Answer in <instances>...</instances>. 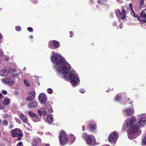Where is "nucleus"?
I'll return each instance as SVG.
<instances>
[{
    "label": "nucleus",
    "mask_w": 146,
    "mask_h": 146,
    "mask_svg": "<svg viewBox=\"0 0 146 146\" xmlns=\"http://www.w3.org/2000/svg\"><path fill=\"white\" fill-rule=\"evenodd\" d=\"M60 142L61 145H64L66 144L68 141L67 135L64 131H61L59 136Z\"/></svg>",
    "instance_id": "5"
},
{
    "label": "nucleus",
    "mask_w": 146,
    "mask_h": 146,
    "mask_svg": "<svg viewBox=\"0 0 146 146\" xmlns=\"http://www.w3.org/2000/svg\"><path fill=\"white\" fill-rule=\"evenodd\" d=\"M142 144L143 145L146 144V137H144L143 139Z\"/></svg>",
    "instance_id": "31"
},
{
    "label": "nucleus",
    "mask_w": 146,
    "mask_h": 146,
    "mask_svg": "<svg viewBox=\"0 0 146 146\" xmlns=\"http://www.w3.org/2000/svg\"><path fill=\"white\" fill-rule=\"evenodd\" d=\"M72 32H71V31H70V37H71H71H72V36H73L72 35Z\"/></svg>",
    "instance_id": "54"
},
{
    "label": "nucleus",
    "mask_w": 146,
    "mask_h": 146,
    "mask_svg": "<svg viewBox=\"0 0 146 146\" xmlns=\"http://www.w3.org/2000/svg\"><path fill=\"white\" fill-rule=\"evenodd\" d=\"M139 126L138 124H135L133 127L129 128L130 133H137L138 135L140 134L141 131L139 130Z\"/></svg>",
    "instance_id": "7"
},
{
    "label": "nucleus",
    "mask_w": 146,
    "mask_h": 146,
    "mask_svg": "<svg viewBox=\"0 0 146 146\" xmlns=\"http://www.w3.org/2000/svg\"><path fill=\"white\" fill-rule=\"evenodd\" d=\"M53 44L56 48H57L59 45V43L57 41L54 40L53 41Z\"/></svg>",
    "instance_id": "22"
},
{
    "label": "nucleus",
    "mask_w": 146,
    "mask_h": 146,
    "mask_svg": "<svg viewBox=\"0 0 146 146\" xmlns=\"http://www.w3.org/2000/svg\"><path fill=\"white\" fill-rule=\"evenodd\" d=\"M121 98L118 95H117L115 98V100L116 101H119L120 100Z\"/></svg>",
    "instance_id": "34"
},
{
    "label": "nucleus",
    "mask_w": 146,
    "mask_h": 146,
    "mask_svg": "<svg viewBox=\"0 0 146 146\" xmlns=\"http://www.w3.org/2000/svg\"><path fill=\"white\" fill-rule=\"evenodd\" d=\"M27 30L30 32L32 31L33 30V29L31 27H29L27 28Z\"/></svg>",
    "instance_id": "41"
},
{
    "label": "nucleus",
    "mask_w": 146,
    "mask_h": 146,
    "mask_svg": "<svg viewBox=\"0 0 146 146\" xmlns=\"http://www.w3.org/2000/svg\"><path fill=\"white\" fill-rule=\"evenodd\" d=\"M80 92L82 93H84L85 92L84 89H80Z\"/></svg>",
    "instance_id": "46"
},
{
    "label": "nucleus",
    "mask_w": 146,
    "mask_h": 146,
    "mask_svg": "<svg viewBox=\"0 0 146 146\" xmlns=\"http://www.w3.org/2000/svg\"><path fill=\"white\" fill-rule=\"evenodd\" d=\"M4 105H8L10 102V100L8 98H5L4 100Z\"/></svg>",
    "instance_id": "21"
},
{
    "label": "nucleus",
    "mask_w": 146,
    "mask_h": 146,
    "mask_svg": "<svg viewBox=\"0 0 146 146\" xmlns=\"http://www.w3.org/2000/svg\"><path fill=\"white\" fill-rule=\"evenodd\" d=\"M90 129L91 131H93L96 128V126L95 125L90 124L89 125Z\"/></svg>",
    "instance_id": "20"
},
{
    "label": "nucleus",
    "mask_w": 146,
    "mask_h": 146,
    "mask_svg": "<svg viewBox=\"0 0 146 146\" xmlns=\"http://www.w3.org/2000/svg\"><path fill=\"white\" fill-rule=\"evenodd\" d=\"M13 124H10L9 125V128L10 129H11L13 128Z\"/></svg>",
    "instance_id": "48"
},
{
    "label": "nucleus",
    "mask_w": 146,
    "mask_h": 146,
    "mask_svg": "<svg viewBox=\"0 0 146 146\" xmlns=\"http://www.w3.org/2000/svg\"><path fill=\"white\" fill-rule=\"evenodd\" d=\"M5 108V106L2 101L0 100V109H4Z\"/></svg>",
    "instance_id": "24"
},
{
    "label": "nucleus",
    "mask_w": 146,
    "mask_h": 146,
    "mask_svg": "<svg viewBox=\"0 0 146 146\" xmlns=\"http://www.w3.org/2000/svg\"><path fill=\"white\" fill-rule=\"evenodd\" d=\"M130 9L132 11H133V10L132 8V4L131 3L129 4Z\"/></svg>",
    "instance_id": "42"
},
{
    "label": "nucleus",
    "mask_w": 146,
    "mask_h": 146,
    "mask_svg": "<svg viewBox=\"0 0 146 146\" xmlns=\"http://www.w3.org/2000/svg\"><path fill=\"white\" fill-rule=\"evenodd\" d=\"M19 76V74L18 73H16L14 74V76L18 77Z\"/></svg>",
    "instance_id": "43"
},
{
    "label": "nucleus",
    "mask_w": 146,
    "mask_h": 146,
    "mask_svg": "<svg viewBox=\"0 0 146 146\" xmlns=\"http://www.w3.org/2000/svg\"><path fill=\"white\" fill-rule=\"evenodd\" d=\"M2 93L6 95L7 93V92L5 90H3L2 91Z\"/></svg>",
    "instance_id": "45"
},
{
    "label": "nucleus",
    "mask_w": 146,
    "mask_h": 146,
    "mask_svg": "<svg viewBox=\"0 0 146 146\" xmlns=\"http://www.w3.org/2000/svg\"><path fill=\"white\" fill-rule=\"evenodd\" d=\"M54 53V52H52L53 54L51 58L52 62L54 63L53 69L58 72L64 74V79L66 80H70L73 86H77L79 81L78 76L73 71L68 74L70 70L69 64L65 61V59L60 54Z\"/></svg>",
    "instance_id": "1"
},
{
    "label": "nucleus",
    "mask_w": 146,
    "mask_h": 146,
    "mask_svg": "<svg viewBox=\"0 0 146 146\" xmlns=\"http://www.w3.org/2000/svg\"><path fill=\"white\" fill-rule=\"evenodd\" d=\"M36 139L37 141V142L38 143H40L41 141V139H40L39 138H36Z\"/></svg>",
    "instance_id": "47"
},
{
    "label": "nucleus",
    "mask_w": 146,
    "mask_h": 146,
    "mask_svg": "<svg viewBox=\"0 0 146 146\" xmlns=\"http://www.w3.org/2000/svg\"><path fill=\"white\" fill-rule=\"evenodd\" d=\"M38 112L40 116H41L42 115V110H38Z\"/></svg>",
    "instance_id": "39"
},
{
    "label": "nucleus",
    "mask_w": 146,
    "mask_h": 146,
    "mask_svg": "<svg viewBox=\"0 0 146 146\" xmlns=\"http://www.w3.org/2000/svg\"><path fill=\"white\" fill-rule=\"evenodd\" d=\"M123 25L122 24H120L119 27H120V28L121 29L123 27Z\"/></svg>",
    "instance_id": "55"
},
{
    "label": "nucleus",
    "mask_w": 146,
    "mask_h": 146,
    "mask_svg": "<svg viewBox=\"0 0 146 146\" xmlns=\"http://www.w3.org/2000/svg\"><path fill=\"white\" fill-rule=\"evenodd\" d=\"M3 82L5 84L11 86L12 85L14 84V82L11 79L7 78L3 79Z\"/></svg>",
    "instance_id": "16"
},
{
    "label": "nucleus",
    "mask_w": 146,
    "mask_h": 146,
    "mask_svg": "<svg viewBox=\"0 0 146 146\" xmlns=\"http://www.w3.org/2000/svg\"><path fill=\"white\" fill-rule=\"evenodd\" d=\"M37 102L33 100L30 102L28 105V107L29 108H35L38 106Z\"/></svg>",
    "instance_id": "15"
},
{
    "label": "nucleus",
    "mask_w": 146,
    "mask_h": 146,
    "mask_svg": "<svg viewBox=\"0 0 146 146\" xmlns=\"http://www.w3.org/2000/svg\"><path fill=\"white\" fill-rule=\"evenodd\" d=\"M38 143L37 142V141L36 139V138L34 140L33 142V145L34 146H36L37 145V144Z\"/></svg>",
    "instance_id": "29"
},
{
    "label": "nucleus",
    "mask_w": 146,
    "mask_h": 146,
    "mask_svg": "<svg viewBox=\"0 0 146 146\" xmlns=\"http://www.w3.org/2000/svg\"><path fill=\"white\" fill-rule=\"evenodd\" d=\"M15 29L17 31H20L21 30V28L19 26H17L15 27Z\"/></svg>",
    "instance_id": "35"
},
{
    "label": "nucleus",
    "mask_w": 146,
    "mask_h": 146,
    "mask_svg": "<svg viewBox=\"0 0 146 146\" xmlns=\"http://www.w3.org/2000/svg\"><path fill=\"white\" fill-rule=\"evenodd\" d=\"M34 0V3H36L37 1H36V0Z\"/></svg>",
    "instance_id": "58"
},
{
    "label": "nucleus",
    "mask_w": 146,
    "mask_h": 146,
    "mask_svg": "<svg viewBox=\"0 0 146 146\" xmlns=\"http://www.w3.org/2000/svg\"><path fill=\"white\" fill-rule=\"evenodd\" d=\"M22 144L23 143L22 142H20L18 143L16 146H21Z\"/></svg>",
    "instance_id": "44"
},
{
    "label": "nucleus",
    "mask_w": 146,
    "mask_h": 146,
    "mask_svg": "<svg viewBox=\"0 0 146 146\" xmlns=\"http://www.w3.org/2000/svg\"><path fill=\"white\" fill-rule=\"evenodd\" d=\"M3 98V95L2 94L0 93V98L1 99H2Z\"/></svg>",
    "instance_id": "50"
},
{
    "label": "nucleus",
    "mask_w": 146,
    "mask_h": 146,
    "mask_svg": "<svg viewBox=\"0 0 146 146\" xmlns=\"http://www.w3.org/2000/svg\"><path fill=\"white\" fill-rule=\"evenodd\" d=\"M36 93L34 92H31L29 93V95H32V96H29L27 98L26 100L27 101H29L32 100L35 97Z\"/></svg>",
    "instance_id": "18"
},
{
    "label": "nucleus",
    "mask_w": 146,
    "mask_h": 146,
    "mask_svg": "<svg viewBox=\"0 0 146 146\" xmlns=\"http://www.w3.org/2000/svg\"><path fill=\"white\" fill-rule=\"evenodd\" d=\"M1 134V132H0V135Z\"/></svg>",
    "instance_id": "64"
},
{
    "label": "nucleus",
    "mask_w": 146,
    "mask_h": 146,
    "mask_svg": "<svg viewBox=\"0 0 146 146\" xmlns=\"http://www.w3.org/2000/svg\"><path fill=\"white\" fill-rule=\"evenodd\" d=\"M45 146H49V144H47Z\"/></svg>",
    "instance_id": "62"
},
{
    "label": "nucleus",
    "mask_w": 146,
    "mask_h": 146,
    "mask_svg": "<svg viewBox=\"0 0 146 146\" xmlns=\"http://www.w3.org/2000/svg\"><path fill=\"white\" fill-rule=\"evenodd\" d=\"M143 11L144 12V14H145V13H146V8L145 9L143 10L141 12H143Z\"/></svg>",
    "instance_id": "52"
},
{
    "label": "nucleus",
    "mask_w": 146,
    "mask_h": 146,
    "mask_svg": "<svg viewBox=\"0 0 146 146\" xmlns=\"http://www.w3.org/2000/svg\"><path fill=\"white\" fill-rule=\"evenodd\" d=\"M70 137L71 141L72 143H73L75 140L76 137L74 136V135H70Z\"/></svg>",
    "instance_id": "23"
},
{
    "label": "nucleus",
    "mask_w": 146,
    "mask_h": 146,
    "mask_svg": "<svg viewBox=\"0 0 146 146\" xmlns=\"http://www.w3.org/2000/svg\"><path fill=\"white\" fill-rule=\"evenodd\" d=\"M83 136L88 145H95L96 140L94 137L93 135H90L86 133H84L83 134Z\"/></svg>",
    "instance_id": "2"
},
{
    "label": "nucleus",
    "mask_w": 146,
    "mask_h": 146,
    "mask_svg": "<svg viewBox=\"0 0 146 146\" xmlns=\"http://www.w3.org/2000/svg\"><path fill=\"white\" fill-rule=\"evenodd\" d=\"M26 67H24L23 68V70H25L26 69Z\"/></svg>",
    "instance_id": "61"
},
{
    "label": "nucleus",
    "mask_w": 146,
    "mask_h": 146,
    "mask_svg": "<svg viewBox=\"0 0 146 146\" xmlns=\"http://www.w3.org/2000/svg\"><path fill=\"white\" fill-rule=\"evenodd\" d=\"M118 137L117 134L115 132L110 134L108 140L109 141L115 142Z\"/></svg>",
    "instance_id": "10"
},
{
    "label": "nucleus",
    "mask_w": 146,
    "mask_h": 146,
    "mask_svg": "<svg viewBox=\"0 0 146 146\" xmlns=\"http://www.w3.org/2000/svg\"><path fill=\"white\" fill-rule=\"evenodd\" d=\"M140 3V6L139 9H142V5H143V4H144V0H141Z\"/></svg>",
    "instance_id": "30"
},
{
    "label": "nucleus",
    "mask_w": 146,
    "mask_h": 146,
    "mask_svg": "<svg viewBox=\"0 0 146 146\" xmlns=\"http://www.w3.org/2000/svg\"><path fill=\"white\" fill-rule=\"evenodd\" d=\"M117 22H114L113 23V25L114 26H116L117 25Z\"/></svg>",
    "instance_id": "53"
},
{
    "label": "nucleus",
    "mask_w": 146,
    "mask_h": 146,
    "mask_svg": "<svg viewBox=\"0 0 146 146\" xmlns=\"http://www.w3.org/2000/svg\"><path fill=\"white\" fill-rule=\"evenodd\" d=\"M2 125L5 126H7L8 125V123L6 120H4L3 121Z\"/></svg>",
    "instance_id": "32"
},
{
    "label": "nucleus",
    "mask_w": 146,
    "mask_h": 146,
    "mask_svg": "<svg viewBox=\"0 0 146 146\" xmlns=\"http://www.w3.org/2000/svg\"><path fill=\"white\" fill-rule=\"evenodd\" d=\"M29 115L31 117H36V115L35 113H34L32 111H29L28 112Z\"/></svg>",
    "instance_id": "27"
},
{
    "label": "nucleus",
    "mask_w": 146,
    "mask_h": 146,
    "mask_svg": "<svg viewBox=\"0 0 146 146\" xmlns=\"http://www.w3.org/2000/svg\"><path fill=\"white\" fill-rule=\"evenodd\" d=\"M143 11L140 13V16L137 17L138 20L144 23L146 22V14H144Z\"/></svg>",
    "instance_id": "14"
},
{
    "label": "nucleus",
    "mask_w": 146,
    "mask_h": 146,
    "mask_svg": "<svg viewBox=\"0 0 146 146\" xmlns=\"http://www.w3.org/2000/svg\"><path fill=\"white\" fill-rule=\"evenodd\" d=\"M11 136L13 137H17V140H21V137L23 136L22 131L19 128H16L11 131Z\"/></svg>",
    "instance_id": "3"
},
{
    "label": "nucleus",
    "mask_w": 146,
    "mask_h": 146,
    "mask_svg": "<svg viewBox=\"0 0 146 146\" xmlns=\"http://www.w3.org/2000/svg\"><path fill=\"white\" fill-rule=\"evenodd\" d=\"M47 122L48 123H51L53 121L52 115L50 114L48 115L47 118Z\"/></svg>",
    "instance_id": "19"
},
{
    "label": "nucleus",
    "mask_w": 146,
    "mask_h": 146,
    "mask_svg": "<svg viewBox=\"0 0 146 146\" xmlns=\"http://www.w3.org/2000/svg\"><path fill=\"white\" fill-rule=\"evenodd\" d=\"M145 7V5H144V4H143V5H142V8H143Z\"/></svg>",
    "instance_id": "57"
},
{
    "label": "nucleus",
    "mask_w": 146,
    "mask_h": 146,
    "mask_svg": "<svg viewBox=\"0 0 146 146\" xmlns=\"http://www.w3.org/2000/svg\"><path fill=\"white\" fill-rule=\"evenodd\" d=\"M15 119L16 121L18 123L20 124L21 123V120L18 118L15 117Z\"/></svg>",
    "instance_id": "37"
},
{
    "label": "nucleus",
    "mask_w": 146,
    "mask_h": 146,
    "mask_svg": "<svg viewBox=\"0 0 146 146\" xmlns=\"http://www.w3.org/2000/svg\"><path fill=\"white\" fill-rule=\"evenodd\" d=\"M140 116L141 119L139 120V123L143 127V125L146 124V115H141Z\"/></svg>",
    "instance_id": "13"
},
{
    "label": "nucleus",
    "mask_w": 146,
    "mask_h": 146,
    "mask_svg": "<svg viewBox=\"0 0 146 146\" xmlns=\"http://www.w3.org/2000/svg\"><path fill=\"white\" fill-rule=\"evenodd\" d=\"M133 133H130V131H129V133L128 134V136L129 139H132L134 137L133 135Z\"/></svg>",
    "instance_id": "26"
},
{
    "label": "nucleus",
    "mask_w": 146,
    "mask_h": 146,
    "mask_svg": "<svg viewBox=\"0 0 146 146\" xmlns=\"http://www.w3.org/2000/svg\"><path fill=\"white\" fill-rule=\"evenodd\" d=\"M19 115L21 120L25 123V126L28 129H31L32 127L28 120L27 116L26 115H24L23 113H21Z\"/></svg>",
    "instance_id": "4"
},
{
    "label": "nucleus",
    "mask_w": 146,
    "mask_h": 146,
    "mask_svg": "<svg viewBox=\"0 0 146 146\" xmlns=\"http://www.w3.org/2000/svg\"><path fill=\"white\" fill-rule=\"evenodd\" d=\"M117 1L119 3H121L123 2V1L122 0H117Z\"/></svg>",
    "instance_id": "49"
},
{
    "label": "nucleus",
    "mask_w": 146,
    "mask_h": 146,
    "mask_svg": "<svg viewBox=\"0 0 146 146\" xmlns=\"http://www.w3.org/2000/svg\"><path fill=\"white\" fill-rule=\"evenodd\" d=\"M132 12H133V16L135 17H137V15L135 14V13L133 11Z\"/></svg>",
    "instance_id": "51"
},
{
    "label": "nucleus",
    "mask_w": 146,
    "mask_h": 146,
    "mask_svg": "<svg viewBox=\"0 0 146 146\" xmlns=\"http://www.w3.org/2000/svg\"><path fill=\"white\" fill-rule=\"evenodd\" d=\"M50 107V105L49 104H47L45 105L43 108H41L42 110V114L43 115H45L46 114V110H48V109Z\"/></svg>",
    "instance_id": "17"
},
{
    "label": "nucleus",
    "mask_w": 146,
    "mask_h": 146,
    "mask_svg": "<svg viewBox=\"0 0 146 146\" xmlns=\"http://www.w3.org/2000/svg\"><path fill=\"white\" fill-rule=\"evenodd\" d=\"M123 113L124 115L127 116L131 115L134 113V111L132 108H127L123 110Z\"/></svg>",
    "instance_id": "11"
},
{
    "label": "nucleus",
    "mask_w": 146,
    "mask_h": 146,
    "mask_svg": "<svg viewBox=\"0 0 146 146\" xmlns=\"http://www.w3.org/2000/svg\"><path fill=\"white\" fill-rule=\"evenodd\" d=\"M103 146H110L108 145H105Z\"/></svg>",
    "instance_id": "59"
},
{
    "label": "nucleus",
    "mask_w": 146,
    "mask_h": 146,
    "mask_svg": "<svg viewBox=\"0 0 146 146\" xmlns=\"http://www.w3.org/2000/svg\"><path fill=\"white\" fill-rule=\"evenodd\" d=\"M52 90L50 88H48L47 89V92L48 94H52Z\"/></svg>",
    "instance_id": "33"
},
{
    "label": "nucleus",
    "mask_w": 146,
    "mask_h": 146,
    "mask_svg": "<svg viewBox=\"0 0 146 146\" xmlns=\"http://www.w3.org/2000/svg\"><path fill=\"white\" fill-rule=\"evenodd\" d=\"M38 99L41 104H45L47 101V97L43 93L39 95Z\"/></svg>",
    "instance_id": "12"
},
{
    "label": "nucleus",
    "mask_w": 146,
    "mask_h": 146,
    "mask_svg": "<svg viewBox=\"0 0 146 146\" xmlns=\"http://www.w3.org/2000/svg\"><path fill=\"white\" fill-rule=\"evenodd\" d=\"M15 71V69L9 68L3 69L0 71V75L2 76H5L10 73L14 72Z\"/></svg>",
    "instance_id": "6"
},
{
    "label": "nucleus",
    "mask_w": 146,
    "mask_h": 146,
    "mask_svg": "<svg viewBox=\"0 0 146 146\" xmlns=\"http://www.w3.org/2000/svg\"><path fill=\"white\" fill-rule=\"evenodd\" d=\"M136 121L135 117L133 116L130 118L127 119L125 121V124L128 127H130L134 124Z\"/></svg>",
    "instance_id": "9"
},
{
    "label": "nucleus",
    "mask_w": 146,
    "mask_h": 146,
    "mask_svg": "<svg viewBox=\"0 0 146 146\" xmlns=\"http://www.w3.org/2000/svg\"><path fill=\"white\" fill-rule=\"evenodd\" d=\"M29 96H32V95H29Z\"/></svg>",
    "instance_id": "63"
},
{
    "label": "nucleus",
    "mask_w": 146,
    "mask_h": 146,
    "mask_svg": "<svg viewBox=\"0 0 146 146\" xmlns=\"http://www.w3.org/2000/svg\"><path fill=\"white\" fill-rule=\"evenodd\" d=\"M3 55V52L1 48H0V63L2 59V56Z\"/></svg>",
    "instance_id": "28"
},
{
    "label": "nucleus",
    "mask_w": 146,
    "mask_h": 146,
    "mask_svg": "<svg viewBox=\"0 0 146 146\" xmlns=\"http://www.w3.org/2000/svg\"><path fill=\"white\" fill-rule=\"evenodd\" d=\"M24 82L26 86H30V84H29V83L25 80H24Z\"/></svg>",
    "instance_id": "38"
},
{
    "label": "nucleus",
    "mask_w": 146,
    "mask_h": 146,
    "mask_svg": "<svg viewBox=\"0 0 146 146\" xmlns=\"http://www.w3.org/2000/svg\"><path fill=\"white\" fill-rule=\"evenodd\" d=\"M33 36H29V38H33Z\"/></svg>",
    "instance_id": "60"
},
{
    "label": "nucleus",
    "mask_w": 146,
    "mask_h": 146,
    "mask_svg": "<svg viewBox=\"0 0 146 146\" xmlns=\"http://www.w3.org/2000/svg\"><path fill=\"white\" fill-rule=\"evenodd\" d=\"M50 107L48 109L49 113H51L53 112V110L52 109L50 108Z\"/></svg>",
    "instance_id": "40"
},
{
    "label": "nucleus",
    "mask_w": 146,
    "mask_h": 146,
    "mask_svg": "<svg viewBox=\"0 0 146 146\" xmlns=\"http://www.w3.org/2000/svg\"><path fill=\"white\" fill-rule=\"evenodd\" d=\"M105 0H98V2L101 5H102L105 2Z\"/></svg>",
    "instance_id": "36"
},
{
    "label": "nucleus",
    "mask_w": 146,
    "mask_h": 146,
    "mask_svg": "<svg viewBox=\"0 0 146 146\" xmlns=\"http://www.w3.org/2000/svg\"><path fill=\"white\" fill-rule=\"evenodd\" d=\"M85 128L84 127V126H83V127H82V131H84L85 130Z\"/></svg>",
    "instance_id": "56"
},
{
    "label": "nucleus",
    "mask_w": 146,
    "mask_h": 146,
    "mask_svg": "<svg viewBox=\"0 0 146 146\" xmlns=\"http://www.w3.org/2000/svg\"><path fill=\"white\" fill-rule=\"evenodd\" d=\"M53 41L51 40L49 41L48 42L49 48L52 49H53Z\"/></svg>",
    "instance_id": "25"
},
{
    "label": "nucleus",
    "mask_w": 146,
    "mask_h": 146,
    "mask_svg": "<svg viewBox=\"0 0 146 146\" xmlns=\"http://www.w3.org/2000/svg\"><path fill=\"white\" fill-rule=\"evenodd\" d=\"M116 16L119 19H125L126 18V12L125 10H123L122 12L121 13L120 10L117 9L116 10Z\"/></svg>",
    "instance_id": "8"
}]
</instances>
